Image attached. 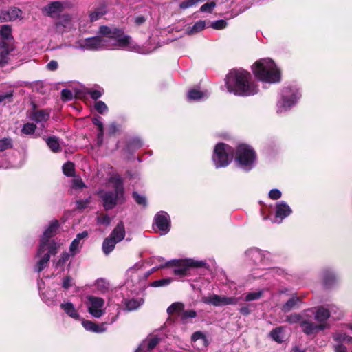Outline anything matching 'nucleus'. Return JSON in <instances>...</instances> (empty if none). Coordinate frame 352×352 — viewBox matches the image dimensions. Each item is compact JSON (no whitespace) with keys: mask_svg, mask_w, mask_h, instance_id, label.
<instances>
[{"mask_svg":"<svg viewBox=\"0 0 352 352\" xmlns=\"http://www.w3.org/2000/svg\"><path fill=\"white\" fill-rule=\"evenodd\" d=\"M87 305L89 314L95 318H100L104 314V300L100 297L89 296Z\"/></svg>","mask_w":352,"mask_h":352,"instance_id":"13","label":"nucleus"},{"mask_svg":"<svg viewBox=\"0 0 352 352\" xmlns=\"http://www.w3.org/2000/svg\"><path fill=\"white\" fill-rule=\"evenodd\" d=\"M153 226L154 229L161 232L162 235L167 234L170 226V219L168 214L164 211L157 212L154 218Z\"/></svg>","mask_w":352,"mask_h":352,"instance_id":"14","label":"nucleus"},{"mask_svg":"<svg viewBox=\"0 0 352 352\" xmlns=\"http://www.w3.org/2000/svg\"><path fill=\"white\" fill-rule=\"evenodd\" d=\"M98 223L101 225L109 226L111 223V219L107 214H104L97 218Z\"/></svg>","mask_w":352,"mask_h":352,"instance_id":"52","label":"nucleus"},{"mask_svg":"<svg viewBox=\"0 0 352 352\" xmlns=\"http://www.w3.org/2000/svg\"><path fill=\"white\" fill-rule=\"evenodd\" d=\"M228 91L240 96H250L257 94L258 89L250 72L243 69H233L226 78Z\"/></svg>","mask_w":352,"mask_h":352,"instance_id":"2","label":"nucleus"},{"mask_svg":"<svg viewBox=\"0 0 352 352\" xmlns=\"http://www.w3.org/2000/svg\"><path fill=\"white\" fill-rule=\"evenodd\" d=\"M60 306L68 316L75 320H78L80 318V315L73 303L70 302H64L61 303Z\"/></svg>","mask_w":352,"mask_h":352,"instance_id":"21","label":"nucleus"},{"mask_svg":"<svg viewBox=\"0 0 352 352\" xmlns=\"http://www.w3.org/2000/svg\"><path fill=\"white\" fill-rule=\"evenodd\" d=\"M101 36L81 39L76 42V48L87 50H99L102 49L113 50L117 47L137 51L140 54H146L152 52V50H144L138 47L131 38L116 28L102 25L99 30Z\"/></svg>","mask_w":352,"mask_h":352,"instance_id":"1","label":"nucleus"},{"mask_svg":"<svg viewBox=\"0 0 352 352\" xmlns=\"http://www.w3.org/2000/svg\"><path fill=\"white\" fill-rule=\"evenodd\" d=\"M252 69L255 77L263 82L276 83L280 80V70L270 58L258 60L252 66Z\"/></svg>","mask_w":352,"mask_h":352,"instance_id":"3","label":"nucleus"},{"mask_svg":"<svg viewBox=\"0 0 352 352\" xmlns=\"http://www.w3.org/2000/svg\"><path fill=\"white\" fill-rule=\"evenodd\" d=\"M227 26V22L225 20H218L213 22L211 27L216 30H221Z\"/></svg>","mask_w":352,"mask_h":352,"instance_id":"48","label":"nucleus"},{"mask_svg":"<svg viewBox=\"0 0 352 352\" xmlns=\"http://www.w3.org/2000/svg\"><path fill=\"white\" fill-rule=\"evenodd\" d=\"M99 132L97 135V140L98 145H101L103 142V135H104V126L101 129H98Z\"/></svg>","mask_w":352,"mask_h":352,"instance_id":"61","label":"nucleus"},{"mask_svg":"<svg viewBox=\"0 0 352 352\" xmlns=\"http://www.w3.org/2000/svg\"><path fill=\"white\" fill-rule=\"evenodd\" d=\"M268 195H269V197L273 200L278 199L282 196V193H281L280 190H279L278 189H276V188L271 190L269 192Z\"/></svg>","mask_w":352,"mask_h":352,"instance_id":"50","label":"nucleus"},{"mask_svg":"<svg viewBox=\"0 0 352 352\" xmlns=\"http://www.w3.org/2000/svg\"><path fill=\"white\" fill-rule=\"evenodd\" d=\"M238 298L228 297L226 296H220L214 294L203 296L201 300L202 302L214 307L236 305L238 302Z\"/></svg>","mask_w":352,"mask_h":352,"instance_id":"12","label":"nucleus"},{"mask_svg":"<svg viewBox=\"0 0 352 352\" xmlns=\"http://www.w3.org/2000/svg\"><path fill=\"white\" fill-rule=\"evenodd\" d=\"M74 23L69 14L62 15L55 24L56 30L59 33L68 31L73 28Z\"/></svg>","mask_w":352,"mask_h":352,"instance_id":"16","label":"nucleus"},{"mask_svg":"<svg viewBox=\"0 0 352 352\" xmlns=\"http://www.w3.org/2000/svg\"><path fill=\"white\" fill-rule=\"evenodd\" d=\"M2 51L0 52V66H4L9 60V50L7 46L5 48H1Z\"/></svg>","mask_w":352,"mask_h":352,"instance_id":"41","label":"nucleus"},{"mask_svg":"<svg viewBox=\"0 0 352 352\" xmlns=\"http://www.w3.org/2000/svg\"><path fill=\"white\" fill-rule=\"evenodd\" d=\"M234 149L230 146L223 144H217L214 149L212 161L216 168L227 166L232 160Z\"/></svg>","mask_w":352,"mask_h":352,"instance_id":"9","label":"nucleus"},{"mask_svg":"<svg viewBox=\"0 0 352 352\" xmlns=\"http://www.w3.org/2000/svg\"><path fill=\"white\" fill-rule=\"evenodd\" d=\"M12 141L10 138H4L0 139V152L4 151L8 148H12Z\"/></svg>","mask_w":352,"mask_h":352,"instance_id":"40","label":"nucleus"},{"mask_svg":"<svg viewBox=\"0 0 352 352\" xmlns=\"http://www.w3.org/2000/svg\"><path fill=\"white\" fill-rule=\"evenodd\" d=\"M235 161L239 167L244 170H250L254 166L256 153L249 146L240 145L236 150Z\"/></svg>","mask_w":352,"mask_h":352,"instance_id":"10","label":"nucleus"},{"mask_svg":"<svg viewBox=\"0 0 352 352\" xmlns=\"http://www.w3.org/2000/svg\"><path fill=\"white\" fill-rule=\"evenodd\" d=\"M12 38V30L9 25H3L0 30V49L7 46V42Z\"/></svg>","mask_w":352,"mask_h":352,"instance_id":"20","label":"nucleus"},{"mask_svg":"<svg viewBox=\"0 0 352 352\" xmlns=\"http://www.w3.org/2000/svg\"><path fill=\"white\" fill-rule=\"evenodd\" d=\"M73 187L75 188H82L85 187L84 182L80 179H75L73 181Z\"/></svg>","mask_w":352,"mask_h":352,"instance_id":"58","label":"nucleus"},{"mask_svg":"<svg viewBox=\"0 0 352 352\" xmlns=\"http://www.w3.org/2000/svg\"><path fill=\"white\" fill-rule=\"evenodd\" d=\"M199 340H203L202 346H207L208 345V341L205 336V335L201 331H196L195 332L191 337V341L192 342H196L199 341Z\"/></svg>","mask_w":352,"mask_h":352,"instance_id":"35","label":"nucleus"},{"mask_svg":"<svg viewBox=\"0 0 352 352\" xmlns=\"http://www.w3.org/2000/svg\"><path fill=\"white\" fill-rule=\"evenodd\" d=\"M100 120H101V118L100 116L94 118L92 120L93 123L95 125H96L98 127V129H101V128H102V126H104L103 124Z\"/></svg>","mask_w":352,"mask_h":352,"instance_id":"62","label":"nucleus"},{"mask_svg":"<svg viewBox=\"0 0 352 352\" xmlns=\"http://www.w3.org/2000/svg\"><path fill=\"white\" fill-rule=\"evenodd\" d=\"M184 309V305L182 302H174L170 305L167 309V313L168 314H173L175 313H179L182 311Z\"/></svg>","mask_w":352,"mask_h":352,"instance_id":"36","label":"nucleus"},{"mask_svg":"<svg viewBox=\"0 0 352 352\" xmlns=\"http://www.w3.org/2000/svg\"><path fill=\"white\" fill-rule=\"evenodd\" d=\"M109 184H112L113 191L100 190L97 192L106 210L113 209L118 203L124 201V187L121 177L113 175L109 179Z\"/></svg>","mask_w":352,"mask_h":352,"instance_id":"4","label":"nucleus"},{"mask_svg":"<svg viewBox=\"0 0 352 352\" xmlns=\"http://www.w3.org/2000/svg\"><path fill=\"white\" fill-rule=\"evenodd\" d=\"M58 226V221L54 220L50 222L49 226L45 230L40 240L38 256H40L46 250H49L52 254H56L58 245L53 240H50V238L56 234Z\"/></svg>","mask_w":352,"mask_h":352,"instance_id":"6","label":"nucleus"},{"mask_svg":"<svg viewBox=\"0 0 352 352\" xmlns=\"http://www.w3.org/2000/svg\"><path fill=\"white\" fill-rule=\"evenodd\" d=\"M50 115V111L47 110L33 111L29 114V118L43 126V123L49 119Z\"/></svg>","mask_w":352,"mask_h":352,"instance_id":"17","label":"nucleus"},{"mask_svg":"<svg viewBox=\"0 0 352 352\" xmlns=\"http://www.w3.org/2000/svg\"><path fill=\"white\" fill-rule=\"evenodd\" d=\"M206 265L202 261H195L190 258L175 259L168 261L164 265H160V268L164 267H173V274L179 276H184L188 274L190 267H201Z\"/></svg>","mask_w":352,"mask_h":352,"instance_id":"7","label":"nucleus"},{"mask_svg":"<svg viewBox=\"0 0 352 352\" xmlns=\"http://www.w3.org/2000/svg\"><path fill=\"white\" fill-rule=\"evenodd\" d=\"M87 93L88 94L90 95V96L94 99V100H97L98 98H99L100 97L102 96V94H103V91H101V90H97V89H89L87 91Z\"/></svg>","mask_w":352,"mask_h":352,"instance_id":"49","label":"nucleus"},{"mask_svg":"<svg viewBox=\"0 0 352 352\" xmlns=\"http://www.w3.org/2000/svg\"><path fill=\"white\" fill-rule=\"evenodd\" d=\"M126 232L123 222L120 221L112 230L109 236L118 243L122 241L125 236Z\"/></svg>","mask_w":352,"mask_h":352,"instance_id":"22","label":"nucleus"},{"mask_svg":"<svg viewBox=\"0 0 352 352\" xmlns=\"http://www.w3.org/2000/svg\"><path fill=\"white\" fill-rule=\"evenodd\" d=\"M206 23L204 21H197L191 28L188 30V34H195L199 32L204 29Z\"/></svg>","mask_w":352,"mask_h":352,"instance_id":"37","label":"nucleus"},{"mask_svg":"<svg viewBox=\"0 0 352 352\" xmlns=\"http://www.w3.org/2000/svg\"><path fill=\"white\" fill-rule=\"evenodd\" d=\"M106 13V8L104 6L96 8L90 14V19L91 21H95L99 19Z\"/></svg>","mask_w":352,"mask_h":352,"instance_id":"34","label":"nucleus"},{"mask_svg":"<svg viewBox=\"0 0 352 352\" xmlns=\"http://www.w3.org/2000/svg\"><path fill=\"white\" fill-rule=\"evenodd\" d=\"M61 97L63 100H71L73 98V93L69 89H63L61 91Z\"/></svg>","mask_w":352,"mask_h":352,"instance_id":"54","label":"nucleus"},{"mask_svg":"<svg viewBox=\"0 0 352 352\" xmlns=\"http://www.w3.org/2000/svg\"><path fill=\"white\" fill-rule=\"evenodd\" d=\"M61 9V4L58 1H54L44 8L45 13L50 16L57 14Z\"/></svg>","mask_w":352,"mask_h":352,"instance_id":"32","label":"nucleus"},{"mask_svg":"<svg viewBox=\"0 0 352 352\" xmlns=\"http://www.w3.org/2000/svg\"><path fill=\"white\" fill-rule=\"evenodd\" d=\"M216 4L214 2H210L204 4L201 8L200 10L203 12H211Z\"/></svg>","mask_w":352,"mask_h":352,"instance_id":"55","label":"nucleus"},{"mask_svg":"<svg viewBox=\"0 0 352 352\" xmlns=\"http://www.w3.org/2000/svg\"><path fill=\"white\" fill-rule=\"evenodd\" d=\"M133 197L138 204L144 206L146 205V200L144 196L140 195L135 192L133 194Z\"/></svg>","mask_w":352,"mask_h":352,"instance_id":"51","label":"nucleus"},{"mask_svg":"<svg viewBox=\"0 0 352 352\" xmlns=\"http://www.w3.org/2000/svg\"><path fill=\"white\" fill-rule=\"evenodd\" d=\"M300 93L296 86L285 87L281 91V96L277 102V113H282L289 111L300 98Z\"/></svg>","mask_w":352,"mask_h":352,"instance_id":"5","label":"nucleus"},{"mask_svg":"<svg viewBox=\"0 0 352 352\" xmlns=\"http://www.w3.org/2000/svg\"><path fill=\"white\" fill-rule=\"evenodd\" d=\"M52 254V252H50L49 250H46L43 252L38 257H41V258L37 261L35 270L38 272H41L46 266L47 263L50 261V255ZM54 254H52L53 255ZM38 256V254H36Z\"/></svg>","mask_w":352,"mask_h":352,"instance_id":"23","label":"nucleus"},{"mask_svg":"<svg viewBox=\"0 0 352 352\" xmlns=\"http://www.w3.org/2000/svg\"><path fill=\"white\" fill-rule=\"evenodd\" d=\"M45 142L52 151L56 153L61 150L58 138L50 136L45 140Z\"/></svg>","mask_w":352,"mask_h":352,"instance_id":"30","label":"nucleus"},{"mask_svg":"<svg viewBox=\"0 0 352 352\" xmlns=\"http://www.w3.org/2000/svg\"><path fill=\"white\" fill-rule=\"evenodd\" d=\"M91 202V198L89 197L85 199L78 200L76 201L77 208L79 209L85 208Z\"/></svg>","mask_w":352,"mask_h":352,"instance_id":"56","label":"nucleus"},{"mask_svg":"<svg viewBox=\"0 0 352 352\" xmlns=\"http://www.w3.org/2000/svg\"><path fill=\"white\" fill-rule=\"evenodd\" d=\"M300 300L298 296H293L289 298L282 307V311L283 312H289L292 309L298 307V303Z\"/></svg>","mask_w":352,"mask_h":352,"instance_id":"27","label":"nucleus"},{"mask_svg":"<svg viewBox=\"0 0 352 352\" xmlns=\"http://www.w3.org/2000/svg\"><path fill=\"white\" fill-rule=\"evenodd\" d=\"M82 324L86 330L89 331L102 333L105 331V328L102 327L104 324L102 326H99L91 321L83 320Z\"/></svg>","mask_w":352,"mask_h":352,"instance_id":"26","label":"nucleus"},{"mask_svg":"<svg viewBox=\"0 0 352 352\" xmlns=\"http://www.w3.org/2000/svg\"><path fill=\"white\" fill-rule=\"evenodd\" d=\"M12 91H9L5 94H0V103L3 102L6 100H10V98L12 97Z\"/></svg>","mask_w":352,"mask_h":352,"instance_id":"59","label":"nucleus"},{"mask_svg":"<svg viewBox=\"0 0 352 352\" xmlns=\"http://www.w3.org/2000/svg\"><path fill=\"white\" fill-rule=\"evenodd\" d=\"M69 258V254L67 252H63L61 254L59 260L56 263V267L63 266L66 263V261H68Z\"/></svg>","mask_w":352,"mask_h":352,"instance_id":"53","label":"nucleus"},{"mask_svg":"<svg viewBox=\"0 0 352 352\" xmlns=\"http://www.w3.org/2000/svg\"><path fill=\"white\" fill-rule=\"evenodd\" d=\"M63 173L67 176L71 177L74 174V165L72 162H67L63 166Z\"/></svg>","mask_w":352,"mask_h":352,"instance_id":"42","label":"nucleus"},{"mask_svg":"<svg viewBox=\"0 0 352 352\" xmlns=\"http://www.w3.org/2000/svg\"><path fill=\"white\" fill-rule=\"evenodd\" d=\"M262 294V291L250 292L245 296V300L246 301L257 300L261 297Z\"/></svg>","mask_w":352,"mask_h":352,"instance_id":"45","label":"nucleus"},{"mask_svg":"<svg viewBox=\"0 0 352 352\" xmlns=\"http://www.w3.org/2000/svg\"><path fill=\"white\" fill-rule=\"evenodd\" d=\"M72 286V279L69 276L65 277L63 280V287L65 289H68Z\"/></svg>","mask_w":352,"mask_h":352,"instance_id":"57","label":"nucleus"},{"mask_svg":"<svg viewBox=\"0 0 352 352\" xmlns=\"http://www.w3.org/2000/svg\"><path fill=\"white\" fill-rule=\"evenodd\" d=\"M95 109L96 111L101 113H105L108 111V107L106 104L102 101H98L95 104Z\"/></svg>","mask_w":352,"mask_h":352,"instance_id":"46","label":"nucleus"},{"mask_svg":"<svg viewBox=\"0 0 352 352\" xmlns=\"http://www.w3.org/2000/svg\"><path fill=\"white\" fill-rule=\"evenodd\" d=\"M36 129V125L33 123H26L23 125L21 132L25 135H31L34 133Z\"/></svg>","mask_w":352,"mask_h":352,"instance_id":"43","label":"nucleus"},{"mask_svg":"<svg viewBox=\"0 0 352 352\" xmlns=\"http://www.w3.org/2000/svg\"><path fill=\"white\" fill-rule=\"evenodd\" d=\"M285 320L291 324L299 323L302 332L306 335L316 334L318 329H323V325H316V323H310L308 318L307 309L301 313H293L286 316Z\"/></svg>","mask_w":352,"mask_h":352,"instance_id":"8","label":"nucleus"},{"mask_svg":"<svg viewBox=\"0 0 352 352\" xmlns=\"http://www.w3.org/2000/svg\"><path fill=\"white\" fill-rule=\"evenodd\" d=\"M172 282V278H163L153 281L151 285L154 287H164L169 285Z\"/></svg>","mask_w":352,"mask_h":352,"instance_id":"44","label":"nucleus"},{"mask_svg":"<svg viewBox=\"0 0 352 352\" xmlns=\"http://www.w3.org/2000/svg\"><path fill=\"white\" fill-rule=\"evenodd\" d=\"M322 276L324 284L328 286L333 284L336 279L335 273L331 270H325L322 273Z\"/></svg>","mask_w":352,"mask_h":352,"instance_id":"33","label":"nucleus"},{"mask_svg":"<svg viewBox=\"0 0 352 352\" xmlns=\"http://www.w3.org/2000/svg\"><path fill=\"white\" fill-rule=\"evenodd\" d=\"M182 311L183 313L181 316V320L184 323L187 322L189 318H194L197 316V313L194 310H183Z\"/></svg>","mask_w":352,"mask_h":352,"instance_id":"39","label":"nucleus"},{"mask_svg":"<svg viewBox=\"0 0 352 352\" xmlns=\"http://www.w3.org/2000/svg\"><path fill=\"white\" fill-rule=\"evenodd\" d=\"M6 20L14 21L22 16V11L17 8H12L8 10L5 11Z\"/></svg>","mask_w":352,"mask_h":352,"instance_id":"31","label":"nucleus"},{"mask_svg":"<svg viewBox=\"0 0 352 352\" xmlns=\"http://www.w3.org/2000/svg\"><path fill=\"white\" fill-rule=\"evenodd\" d=\"M346 338H347L346 334L342 332H336L333 336V340L338 344L345 342Z\"/></svg>","mask_w":352,"mask_h":352,"instance_id":"47","label":"nucleus"},{"mask_svg":"<svg viewBox=\"0 0 352 352\" xmlns=\"http://www.w3.org/2000/svg\"><path fill=\"white\" fill-rule=\"evenodd\" d=\"M118 242L115 239H112L109 236L107 237L102 243V251L106 254L108 255L111 253L115 248L116 245Z\"/></svg>","mask_w":352,"mask_h":352,"instance_id":"25","label":"nucleus"},{"mask_svg":"<svg viewBox=\"0 0 352 352\" xmlns=\"http://www.w3.org/2000/svg\"><path fill=\"white\" fill-rule=\"evenodd\" d=\"M292 212L289 206L283 201H278L275 206L276 218L279 219L278 223H280L283 219L289 217Z\"/></svg>","mask_w":352,"mask_h":352,"instance_id":"15","label":"nucleus"},{"mask_svg":"<svg viewBox=\"0 0 352 352\" xmlns=\"http://www.w3.org/2000/svg\"><path fill=\"white\" fill-rule=\"evenodd\" d=\"M246 255L254 263L261 262L264 258L263 253L257 248H251L246 252Z\"/></svg>","mask_w":352,"mask_h":352,"instance_id":"24","label":"nucleus"},{"mask_svg":"<svg viewBox=\"0 0 352 352\" xmlns=\"http://www.w3.org/2000/svg\"><path fill=\"white\" fill-rule=\"evenodd\" d=\"M144 303L142 298H131L126 300L125 306L127 310L133 311L139 308Z\"/></svg>","mask_w":352,"mask_h":352,"instance_id":"28","label":"nucleus"},{"mask_svg":"<svg viewBox=\"0 0 352 352\" xmlns=\"http://www.w3.org/2000/svg\"><path fill=\"white\" fill-rule=\"evenodd\" d=\"M285 328L283 327H276L270 332V336L274 340L278 343H281L284 341Z\"/></svg>","mask_w":352,"mask_h":352,"instance_id":"29","label":"nucleus"},{"mask_svg":"<svg viewBox=\"0 0 352 352\" xmlns=\"http://www.w3.org/2000/svg\"><path fill=\"white\" fill-rule=\"evenodd\" d=\"M58 63L56 60H50L47 65V68L50 71H54L58 68Z\"/></svg>","mask_w":352,"mask_h":352,"instance_id":"60","label":"nucleus"},{"mask_svg":"<svg viewBox=\"0 0 352 352\" xmlns=\"http://www.w3.org/2000/svg\"><path fill=\"white\" fill-rule=\"evenodd\" d=\"M333 310V307L331 310L323 307H315L307 309L308 318L310 323H314L313 319H315L318 324L316 323V325H323V329H318L316 331V333L320 331H323L329 327L327 320L331 316V311Z\"/></svg>","mask_w":352,"mask_h":352,"instance_id":"11","label":"nucleus"},{"mask_svg":"<svg viewBox=\"0 0 352 352\" xmlns=\"http://www.w3.org/2000/svg\"><path fill=\"white\" fill-rule=\"evenodd\" d=\"M88 236V232L83 231L81 233L77 234L76 237L72 242L69 247V252L72 255H75L79 252L80 249L82 246L81 241Z\"/></svg>","mask_w":352,"mask_h":352,"instance_id":"18","label":"nucleus"},{"mask_svg":"<svg viewBox=\"0 0 352 352\" xmlns=\"http://www.w3.org/2000/svg\"><path fill=\"white\" fill-rule=\"evenodd\" d=\"M239 311L241 314L244 315V316H247V315H249L251 312L250 308L248 307V306H244V307H242L240 309H239Z\"/></svg>","mask_w":352,"mask_h":352,"instance_id":"64","label":"nucleus"},{"mask_svg":"<svg viewBox=\"0 0 352 352\" xmlns=\"http://www.w3.org/2000/svg\"><path fill=\"white\" fill-rule=\"evenodd\" d=\"M160 342V338L158 337H152L143 342L142 344H145V347L148 351H151L154 349Z\"/></svg>","mask_w":352,"mask_h":352,"instance_id":"38","label":"nucleus"},{"mask_svg":"<svg viewBox=\"0 0 352 352\" xmlns=\"http://www.w3.org/2000/svg\"><path fill=\"white\" fill-rule=\"evenodd\" d=\"M336 352H346V348L341 344H338L335 346Z\"/></svg>","mask_w":352,"mask_h":352,"instance_id":"63","label":"nucleus"},{"mask_svg":"<svg viewBox=\"0 0 352 352\" xmlns=\"http://www.w3.org/2000/svg\"><path fill=\"white\" fill-rule=\"evenodd\" d=\"M210 93L207 90L201 91L197 88H192L188 92V100L190 101H200L208 98Z\"/></svg>","mask_w":352,"mask_h":352,"instance_id":"19","label":"nucleus"}]
</instances>
